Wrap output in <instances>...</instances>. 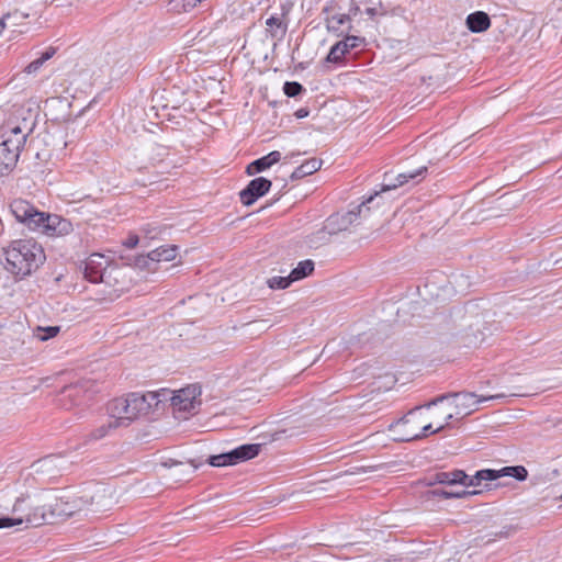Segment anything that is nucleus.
<instances>
[{
    "mask_svg": "<svg viewBox=\"0 0 562 562\" xmlns=\"http://www.w3.org/2000/svg\"><path fill=\"white\" fill-rule=\"evenodd\" d=\"M58 333H59L58 326L37 327L34 336L41 341H46V340L55 337Z\"/></svg>",
    "mask_w": 562,
    "mask_h": 562,
    "instance_id": "28",
    "label": "nucleus"
},
{
    "mask_svg": "<svg viewBox=\"0 0 562 562\" xmlns=\"http://www.w3.org/2000/svg\"><path fill=\"white\" fill-rule=\"evenodd\" d=\"M144 232L146 233V235L149 237V238H155L157 236V233H156V227H150V225H147L145 228H144Z\"/></svg>",
    "mask_w": 562,
    "mask_h": 562,
    "instance_id": "36",
    "label": "nucleus"
},
{
    "mask_svg": "<svg viewBox=\"0 0 562 562\" xmlns=\"http://www.w3.org/2000/svg\"><path fill=\"white\" fill-rule=\"evenodd\" d=\"M438 495L445 497V498H451L453 497V492H449V491H446V490H441V491H438L436 492Z\"/></svg>",
    "mask_w": 562,
    "mask_h": 562,
    "instance_id": "39",
    "label": "nucleus"
},
{
    "mask_svg": "<svg viewBox=\"0 0 562 562\" xmlns=\"http://www.w3.org/2000/svg\"><path fill=\"white\" fill-rule=\"evenodd\" d=\"M426 172L427 167L423 166L415 170L400 172L395 178H393L392 175L390 173H385L380 191H376L373 195H370L355 210L348 211L342 214L337 213L328 217L325 228L328 231L329 234H336L338 232L348 229L357 221L358 216H360L364 211L369 210V207H367L366 204L372 202L373 199L378 196L380 193L394 190L398 187L404 186L405 183H408L409 181L418 182Z\"/></svg>",
    "mask_w": 562,
    "mask_h": 562,
    "instance_id": "4",
    "label": "nucleus"
},
{
    "mask_svg": "<svg viewBox=\"0 0 562 562\" xmlns=\"http://www.w3.org/2000/svg\"><path fill=\"white\" fill-rule=\"evenodd\" d=\"M268 161H270V165L273 166L274 164L279 162L281 159V153L278 150H273L265 156Z\"/></svg>",
    "mask_w": 562,
    "mask_h": 562,
    "instance_id": "33",
    "label": "nucleus"
},
{
    "mask_svg": "<svg viewBox=\"0 0 562 562\" xmlns=\"http://www.w3.org/2000/svg\"><path fill=\"white\" fill-rule=\"evenodd\" d=\"M46 114L53 121L66 122L71 119L70 101L68 98L53 97L45 101Z\"/></svg>",
    "mask_w": 562,
    "mask_h": 562,
    "instance_id": "16",
    "label": "nucleus"
},
{
    "mask_svg": "<svg viewBox=\"0 0 562 562\" xmlns=\"http://www.w3.org/2000/svg\"><path fill=\"white\" fill-rule=\"evenodd\" d=\"M85 276L93 283H103L109 286L106 294L110 300L119 297L125 286L120 281L123 278V270L114 265H110L109 260L101 254H92L85 263Z\"/></svg>",
    "mask_w": 562,
    "mask_h": 562,
    "instance_id": "7",
    "label": "nucleus"
},
{
    "mask_svg": "<svg viewBox=\"0 0 562 562\" xmlns=\"http://www.w3.org/2000/svg\"><path fill=\"white\" fill-rule=\"evenodd\" d=\"M448 395H442L436 400L419 406L422 414L426 420L425 427L428 429V435L441 431L454 417V413L447 404Z\"/></svg>",
    "mask_w": 562,
    "mask_h": 562,
    "instance_id": "9",
    "label": "nucleus"
},
{
    "mask_svg": "<svg viewBox=\"0 0 562 562\" xmlns=\"http://www.w3.org/2000/svg\"><path fill=\"white\" fill-rule=\"evenodd\" d=\"M29 18L27 13L21 12V11H13L5 15H3L0 19V25L2 29L11 27L13 29L12 32L22 33V30H16V27L21 26L22 20Z\"/></svg>",
    "mask_w": 562,
    "mask_h": 562,
    "instance_id": "23",
    "label": "nucleus"
},
{
    "mask_svg": "<svg viewBox=\"0 0 562 562\" xmlns=\"http://www.w3.org/2000/svg\"><path fill=\"white\" fill-rule=\"evenodd\" d=\"M288 13L286 11H283L282 16L279 15H271L266 20V34L267 37H270L271 40H276L278 42L282 41L286 34L288 31V23L284 20V15Z\"/></svg>",
    "mask_w": 562,
    "mask_h": 562,
    "instance_id": "19",
    "label": "nucleus"
},
{
    "mask_svg": "<svg viewBox=\"0 0 562 562\" xmlns=\"http://www.w3.org/2000/svg\"><path fill=\"white\" fill-rule=\"evenodd\" d=\"M178 474L177 469L173 471L172 475L176 476Z\"/></svg>",
    "mask_w": 562,
    "mask_h": 562,
    "instance_id": "42",
    "label": "nucleus"
},
{
    "mask_svg": "<svg viewBox=\"0 0 562 562\" xmlns=\"http://www.w3.org/2000/svg\"><path fill=\"white\" fill-rule=\"evenodd\" d=\"M292 282H294V280L291 279V273L288 277H272L267 281L271 289H285Z\"/></svg>",
    "mask_w": 562,
    "mask_h": 562,
    "instance_id": "30",
    "label": "nucleus"
},
{
    "mask_svg": "<svg viewBox=\"0 0 562 562\" xmlns=\"http://www.w3.org/2000/svg\"><path fill=\"white\" fill-rule=\"evenodd\" d=\"M11 210L18 221L26 223L32 229H36L41 223V221H37V217L34 215L43 213L37 212L31 204L25 201H14L11 204Z\"/></svg>",
    "mask_w": 562,
    "mask_h": 562,
    "instance_id": "18",
    "label": "nucleus"
},
{
    "mask_svg": "<svg viewBox=\"0 0 562 562\" xmlns=\"http://www.w3.org/2000/svg\"><path fill=\"white\" fill-rule=\"evenodd\" d=\"M366 13L370 16H374L378 13V9L375 7L368 8Z\"/></svg>",
    "mask_w": 562,
    "mask_h": 562,
    "instance_id": "40",
    "label": "nucleus"
},
{
    "mask_svg": "<svg viewBox=\"0 0 562 562\" xmlns=\"http://www.w3.org/2000/svg\"><path fill=\"white\" fill-rule=\"evenodd\" d=\"M34 216L37 217V221H41L36 229H41L49 236H64L72 232L71 223L58 215L43 213Z\"/></svg>",
    "mask_w": 562,
    "mask_h": 562,
    "instance_id": "13",
    "label": "nucleus"
},
{
    "mask_svg": "<svg viewBox=\"0 0 562 562\" xmlns=\"http://www.w3.org/2000/svg\"><path fill=\"white\" fill-rule=\"evenodd\" d=\"M260 449L261 445L259 443L241 445L231 451L211 456L209 458V463L212 467L235 465L239 462L247 461L257 457L260 452Z\"/></svg>",
    "mask_w": 562,
    "mask_h": 562,
    "instance_id": "12",
    "label": "nucleus"
},
{
    "mask_svg": "<svg viewBox=\"0 0 562 562\" xmlns=\"http://www.w3.org/2000/svg\"><path fill=\"white\" fill-rule=\"evenodd\" d=\"M162 391L169 392L168 395L161 396L162 402L170 400L173 412L177 414H183L180 416L181 418H187L186 414H191L201 404V387L196 384L188 385L178 391H169L165 389Z\"/></svg>",
    "mask_w": 562,
    "mask_h": 562,
    "instance_id": "10",
    "label": "nucleus"
},
{
    "mask_svg": "<svg viewBox=\"0 0 562 562\" xmlns=\"http://www.w3.org/2000/svg\"><path fill=\"white\" fill-rule=\"evenodd\" d=\"M308 115V110L306 109H299L296 112H295V116L297 119H304Z\"/></svg>",
    "mask_w": 562,
    "mask_h": 562,
    "instance_id": "38",
    "label": "nucleus"
},
{
    "mask_svg": "<svg viewBox=\"0 0 562 562\" xmlns=\"http://www.w3.org/2000/svg\"><path fill=\"white\" fill-rule=\"evenodd\" d=\"M167 391L148 392L145 394L131 393L126 397H119L110 402L108 412L111 419L121 426H127L136 418L147 415L153 407L162 402L161 396L168 395Z\"/></svg>",
    "mask_w": 562,
    "mask_h": 562,
    "instance_id": "5",
    "label": "nucleus"
},
{
    "mask_svg": "<svg viewBox=\"0 0 562 562\" xmlns=\"http://www.w3.org/2000/svg\"><path fill=\"white\" fill-rule=\"evenodd\" d=\"M528 476V471L522 465L504 467L498 470L483 469L477 471L473 476L467 475L461 470L452 472H439L434 476V482L439 484H461L468 486H483L486 490L496 488L503 485L498 482L503 477H515L518 481H525Z\"/></svg>",
    "mask_w": 562,
    "mask_h": 562,
    "instance_id": "3",
    "label": "nucleus"
},
{
    "mask_svg": "<svg viewBox=\"0 0 562 562\" xmlns=\"http://www.w3.org/2000/svg\"><path fill=\"white\" fill-rule=\"evenodd\" d=\"M467 25L471 32L481 33L491 26V20L485 12L477 11L468 15Z\"/></svg>",
    "mask_w": 562,
    "mask_h": 562,
    "instance_id": "20",
    "label": "nucleus"
},
{
    "mask_svg": "<svg viewBox=\"0 0 562 562\" xmlns=\"http://www.w3.org/2000/svg\"><path fill=\"white\" fill-rule=\"evenodd\" d=\"M504 397L503 394H495L488 396H477L474 393L462 392L456 393L448 396V407L452 409L454 416L465 417L477 409L480 403H484L491 400Z\"/></svg>",
    "mask_w": 562,
    "mask_h": 562,
    "instance_id": "11",
    "label": "nucleus"
},
{
    "mask_svg": "<svg viewBox=\"0 0 562 562\" xmlns=\"http://www.w3.org/2000/svg\"><path fill=\"white\" fill-rule=\"evenodd\" d=\"M283 91L288 97L294 98L303 91V87L296 81H289L284 83Z\"/></svg>",
    "mask_w": 562,
    "mask_h": 562,
    "instance_id": "31",
    "label": "nucleus"
},
{
    "mask_svg": "<svg viewBox=\"0 0 562 562\" xmlns=\"http://www.w3.org/2000/svg\"><path fill=\"white\" fill-rule=\"evenodd\" d=\"M78 386H68V387H65L63 393L65 396H68V397H71L74 393H77Z\"/></svg>",
    "mask_w": 562,
    "mask_h": 562,
    "instance_id": "37",
    "label": "nucleus"
},
{
    "mask_svg": "<svg viewBox=\"0 0 562 562\" xmlns=\"http://www.w3.org/2000/svg\"><path fill=\"white\" fill-rule=\"evenodd\" d=\"M114 55H117V58L112 57L110 53L106 54V57L110 58L109 60H106V64L111 67H114L120 60H122L125 57L121 50L115 52Z\"/></svg>",
    "mask_w": 562,
    "mask_h": 562,
    "instance_id": "32",
    "label": "nucleus"
},
{
    "mask_svg": "<svg viewBox=\"0 0 562 562\" xmlns=\"http://www.w3.org/2000/svg\"><path fill=\"white\" fill-rule=\"evenodd\" d=\"M36 126V114L31 110L21 111L15 120L0 128V176L9 173L16 165L27 137Z\"/></svg>",
    "mask_w": 562,
    "mask_h": 562,
    "instance_id": "2",
    "label": "nucleus"
},
{
    "mask_svg": "<svg viewBox=\"0 0 562 562\" xmlns=\"http://www.w3.org/2000/svg\"><path fill=\"white\" fill-rule=\"evenodd\" d=\"M349 22L348 14H335L327 19V29L333 32H342L341 26Z\"/></svg>",
    "mask_w": 562,
    "mask_h": 562,
    "instance_id": "26",
    "label": "nucleus"
},
{
    "mask_svg": "<svg viewBox=\"0 0 562 562\" xmlns=\"http://www.w3.org/2000/svg\"><path fill=\"white\" fill-rule=\"evenodd\" d=\"M178 247L173 245H164L151 250L148 254V259L154 262H167L171 261L177 257Z\"/></svg>",
    "mask_w": 562,
    "mask_h": 562,
    "instance_id": "21",
    "label": "nucleus"
},
{
    "mask_svg": "<svg viewBox=\"0 0 562 562\" xmlns=\"http://www.w3.org/2000/svg\"><path fill=\"white\" fill-rule=\"evenodd\" d=\"M30 498V496H27ZM113 504L112 493L108 488H99L94 494H79L72 490H48L33 496L31 504L26 497H19L14 505V513L22 516L10 518L0 517V528H11L22 524L38 527L53 522L56 518L70 517L81 510H106Z\"/></svg>",
    "mask_w": 562,
    "mask_h": 562,
    "instance_id": "1",
    "label": "nucleus"
},
{
    "mask_svg": "<svg viewBox=\"0 0 562 562\" xmlns=\"http://www.w3.org/2000/svg\"><path fill=\"white\" fill-rule=\"evenodd\" d=\"M270 167H271L270 161H268L267 158L263 156L259 159H256L250 165H248L246 171L248 175L251 176V175H255L258 172H262Z\"/></svg>",
    "mask_w": 562,
    "mask_h": 562,
    "instance_id": "29",
    "label": "nucleus"
},
{
    "mask_svg": "<svg viewBox=\"0 0 562 562\" xmlns=\"http://www.w3.org/2000/svg\"><path fill=\"white\" fill-rule=\"evenodd\" d=\"M138 244V237L136 235L130 236L125 241L124 245L127 248H134Z\"/></svg>",
    "mask_w": 562,
    "mask_h": 562,
    "instance_id": "35",
    "label": "nucleus"
},
{
    "mask_svg": "<svg viewBox=\"0 0 562 562\" xmlns=\"http://www.w3.org/2000/svg\"><path fill=\"white\" fill-rule=\"evenodd\" d=\"M196 468H198L196 465H192V467H190V468H189V472H190V473H193V472L195 471V469H196Z\"/></svg>",
    "mask_w": 562,
    "mask_h": 562,
    "instance_id": "41",
    "label": "nucleus"
},
{
    "mask_svg": "<svg viewBox=\"0 0 562 562\" xmlns=\"http://www.w3.org/2000/svg\"><path fill=\"white\" fill-rule=\"evenodd\" d=\"M314 270V262L312 260L301 261L295 269L291 271V279L294 281L301 280Z\"/></svg>",
    "mask_w": 562,
    "mask_h": 562,
    "instance_id": "25",
    "label": "nucleus"
},
{
    "mask_svg": "<svg viewBox=\"0 0 562 562\" xmlns=\"http://www.w3.org/2000/svg\"><path fill=\"white\" fill-rule=\"evenodd\" d=\"M64 463L65 461L59 456H47L34 462L31 469L41 477L53 479L59 474Z\"/></svg>",
    "mask_w": 562,
    "mask_h": 562,
    "instance_id": "15",
    "label": "nucleus"
},
{
    "mask_svg": "<svg viewBox=\"0 0 562 562\" xmlns=\"http://www.w3.org/2000/svg\"><path fill=\"white\" fill-rule=\"evenodd\" d=\"M426 420L419 407L409 411L402 419L391 424L389 429L395 441H412L425 438L428 429L425 427Z\"/></svg>",
    "mask_w": 562,
    "mask_h": 562,
    "instance_id": "8",
    "label": "nucleus"
},
{
    "mask_svg": "<svg viewBox=\"0 0 562 562\" xmlns=\"http://www.w3.org/2000/svg\"><path fill=\"white\" fill-rule=\"evenodd\" d=\"M5 269L18 278H23L36 270L45 259L41 245L33 239L12 241L4 250Z\"/></svg>",
    "mask_w": 562,
    "mask_h": 562,
    "instance_id": "6",
    "label": "nucleus"
},
{
    "mask_svg": "<svg viewBox=\"0 0 562 562\" xmlns=\"http://www.w3.org/2000/svg\"><path fill=\"white\" fill-rule=\"evenodd\" d=\"M322 166V160L317 158H311L300 165L291 175V179H302L306 176L313 175Z\"/></svg>",
    "mask_w": 562,
    "mask_h": 562,
    "instance_id": "22",
    "label": "nucleus"
},
{
    "mask_svg": "<svg viewBox=\"0 0 562 562\" xmlns=\"http://www.w3.org/2000/svg\"><path fill=\"white\" fill-rule=\"evenodd\" d=\"M117 427L120 426L116 424V422L114 419H111V417L109 416V420L105 424L99 426L95 430H93L90 436L92 439L99 440L104 438L110 432V430L115 429Z\"/></svg>",
    "mask_w": 562,
    "mask_h": 562,
    "instance_id": "27",
    "label": "nucleus"
},
{
    "mask_svg": "<svg viewBox=\"0 0 562 562\" xmlns=\"http://www.w3.org/2000/svg\"><path fill=\"white\" fill-rule=\"evenodd\" d=\"M481 491H467V490H461V491H456L453 492V497L456 498H461V497H464V496H470V495H477L480 494Z\"/></svg>",
    "mask_w": 562,
    "mask_h": 562,
    "instance_id": "34",
    "label": "nucleus"
},
{
    "mask_svg": "<svg viewBox=\"0 0 562 562\" xmlns=\"http://www.w3.org/2000/svg\"><path fill=\"white\" fill-rule=\"evenodd\" d=\"M56 53V49L54 47H48L44 53H42V55L34 59L33 61H31L25 68H24V72L26 75H36L40 69L43 67V65L48 60L50 59Z\"/></svg>",
    "mask_w": 562,
    "mask_h": 562,
    "instance_id": "24",
    "label": "nucleus"
},
{
    "mask_svg": "<svg viewBox=\"0 0 562 562\" xmlns=\"http://www.w3.org/2000/svg\"><path fill=\"white\" fill-rule=\"evenodd\" d=\"M364 43L366 40L363 37L355 35L346 36L342 41H339L334 46H331L326 59L329 63H338L347 53L363 45Z\"/></svg>",
    "mask_w": 562,
    "mask_h": 562,
    "instance_id": "17",
    "label": "nucleus"
},
{
    "mask_svg": "<svg viewBox=\"0 0 562 562\" xmlns=\"http://www.w3.org/2000/svg\"><path fill=\"white\" fill-rule=\"evenodd\" d=\"M271 188V181L263 178L258 177L252 179L248 186L240 191L239 198L240 202L244 205H251L255 203L259 198L265 195Z\"/></svg>",
    "mask_w": 562,
    "mask_h": 562,
    "instance_id": "14",
    "label": "nucleus"
}]
</instances>
